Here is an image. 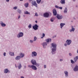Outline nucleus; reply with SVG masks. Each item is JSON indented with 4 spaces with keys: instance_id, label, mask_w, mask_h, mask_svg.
<instances>
[{
    "instance_id": "obj_40",
    "label": "nucleus",
    "mask_w": 78,
    "mask_h": 78,
    "mask_svg": "<svg viewBox=\"0 0 78 78\" xmlns=\"http://www.w3.org/2000/svg\"><path fill=\"white\" fill-rule=\"evenodd\" d=\"M33 41L30 40V43H33Z\"/></svg>"
},
{
    "instance_id": "obj_48",
    "label": "nucleus",
    "mask_w": 78,
    "mask_h": 78,
    "mask_svg": "<svg viewBox=\"0 0 78 78\" xmlns=\"http://www.w3.org/2000/svg\"><path fill=\"white\" fill-rule=\"evenodd\" d=\"M35 22H36V23H37V21H36Z\"/></svg>"
},
{
    "instance_id": "obj_30",
    "label": "nucleus",
    "mask_w": 78,
    "mask_h": 78,
    "mask_svg": "<svg viewBox=\"0 0 78 78\" xmlns=\"http://www.w3.org/2000/svg\"><path fill=\"white\" fill-rule=\"evenodd\" d=\"M21 67L22 65H21V64H20L19 66H18V69H20V68H21Z\"/></svg>"
},
{
    "instance_id": "obj_23",
    "label": "nucleus",
    "mask_w": 78,
    "mask_h": 78,
    "mask_svg": "<svg viewBox=\"0 0 78 78\" xmlns=\"http://www.w3.org/2000/svg\"><path fill=\"white\" fill-rule=\"evenodd\" d=\"M9 54L11 56H14V52H10Z\"/></svg>"
},
{
    "instance_id": "obj_6",
    "label": "nucleus",
    "mask_w": 78,
    "mask_h": 78,
    "mask_svg": "<svg viewBox=\"0 0 78 78\" xmlns=\"http://www.w3.org/2000/svg\"><path fill=\"white\" fill-rule=\"evenodd\" d=\"M31 62L32 64H33V65H36V61L34 59H32L31 60Z\"/></svg>"
},
{
    "instance_id": "obj_1",
    "label": "nucleus",
    "mask_w": 78,
    "mask_h": 78,
    "mask_svg": "<svg viewBox=\"0 0 78 78\" xmlns=\"http://www.w3.org/2000/svg\"><path fill=\"white\" fill-rule=\"evenodd\" d=\"M51 46L53 47V48L52 49V53L53 55L55 53V51L56 50V44L55 43H52Z\"/></svg>"
},
{
    "instance_id": "obj_26",
    "label": "nucleus",
    "mask_w": 78,
    "mask_h": 78,
    "mask_svg": "<svg viewBox=\"0 0 78 78\" xmlns=\"http://www.w3.org/2000/svg\"><path fill=\"white\" fill-rule=\"evenodd\" d=\"M25 6L26 8H27L28 6V3H25L24 5Z\"/></svg>"
},
{
    "instance_id": "obj_12",
    "label": "nucleus",
    "mask_w": 78,
    "mask_h": 78,
    "mask_svg": "<svg viewBox=\"0 0 78 78\" xmlns=\"http://www.w3.org/2000/svg\"><path fill=\"white\" fill-rule=\"evenodd\" d=\"M42 45L44 48H46V46L47 45V43L45 42H44L43 43Z\"/></svg>"
},
{
    "instance_id": "obj_16",
    "label": "nucleus",
    "mask_w": 78,
    "mask_h": 78,
    "mask_svg": "<svg viewBox=\"0 0 78 78\" xmlns=\"http://www.w3.org/2000/svg\"><path fill=\"white\" fill-rule=\"evenodd\" d=\"M78 56H76L75 58H74V60L75 62H76V61H77V60H78Z\"/></svg>"
},
{
    "instance_id": "obj_33",
    "label": "nucleus",
    "mask_w": 78,
    "mask_h": 78,
    "mask_svg": "<svg viewBox=\"0 0 78 78\" xmlns=\"http://www.w3.org/2000/svg\"><path fill=\"white\" fill-rule=\"evenodd\" d=\"M42 36H43V37H41V39H42V38H43V37H45V34H43Z\"/></svg>"
},
{
    "instance_id": "obj_21",
    "label": "nucleus",
    "mask_w": 78,
    "mask_h": 78,
    "mask_svg": "<svg viewBox=\"0 0 78 78\" xmlns=\"http://www.w3.org/2000/svg\"><path fill=\"white\" fill-rule=\"evenodd\" d=\"M65 25V23H61L60 24L61 28H62V27H64V25Z\"/></svg>"
},
{
    "instance_id": "obj_19",
    "label": "nucleus",
    "mask_w": 78,
    "mask_h": 78,
    "mask_svg": "<svg viewBox=\"0 0 78 78\" xmlns=\"http://www.w3.org/2000/svg\"><path fill=\"white\" fill-rule=\"evenodd\" d=\"M47 42H51V39L49 38L46 39V40Z\"/></svg>"
},
{
    "instance_id": "obj_37",
    "label": "nucleus",
    "mask_w": 78,
    "mask_h": 78,
    "mask_svg": "<svg viewBox=\"0 0 78 78\" xmlns=\"http://www.w3.org/2000/svg\"><path fill=\"white\" fill-rule=\"evenodd\" d=\"M35 16H38V14H37V13H36Z\"/></svg>"
},
{
    "instance_id": "obj_4",
    "label": "nucleus",
    "mask_w": 78,
    "mask_h": 78,
    "mask_svg": "<svg viewBox=\"0 0 78 78\" xmlns=\"http://www.w3.org/2000/svg\"><path fill=\"white\" fill-rule=\"evenodd\" d=\"M39 27V26H37V25L35 24L34 26H33V28L34 30H37L38 29V27Z\"/></svg>"
},
{
    "instance_id": "obj_22",
    "label": "nucleus",
    "mask_w": 78,
    "mask_h": 78,
    "mask_svg": "<svg viewBox=\"0 0 78 78\" xmlns=\"http://www.w3.org/2000/svg\"><path fill=\"white\" fill-rule=\"evenodd\" d=\"M25 56V54L23 53H21L20 54V56L21 58H23V56Z\"/></svg>"
},
{
    "instance_id": "obj_17",
    "label": "nucleus",
    "mask_w": 78,
    "mask_h": 78,
    "mask_svg": "<svg viewBox=\"0 0 78 78\" xmlns=\"http://www.w3.org/2000/svg\"><path fill=\"white\" fill-rule=\"evenodd\" d=\"M55 7L56 8H58V9H62V7H60L58 6V5H55Z\"/></svg>"
},
{
    "instance_id": "obj_38",
    "label": "nucleus",
    "mask_w": 78,
    "mask_h": 78,
    "mask_svg": "<svg viewBox=\"0 0 78 78\" xmlns=\"http://www.w3.org/2000/svg\"><path fill=\"white\" fill-rule=\"evenodd\" d=\"M50 20H51V22H53L54 20L53 19H51Z\"/></svg>"
},
{
    "instance_id": "obj_31",
    "label": "nucleus",
    "mask_w": 78,
    "mask_h": 78,
    "mask_svg": "<svg viewBox=\"0 0 78 78\" xmlns=\"http://www.w3.org/2000/svg\"><path fill=\"white\" fill-rule=\"evenodd\" d=\"M36 40H37V37H34V41H36Z\"/></svg>"
},
{
    "instance_id": "obj_11",
    "label": "nucleus",
    "mask_w": 78,
    "mask_h": 78,
    "mask_svg": "<svg viewBox=\"0 0 78 78\" xmlns=\"http://www.w3.org/2000/svg\"><path fill=\"white\" fill-rule=\"evenodd\" d=\"M44 17H48V16H49V13H45L44 14Z\"/></svg>"
},
{
    "instance_id": "obj_2",
    "label": "nucleus",
    "mask_w": 78,
    "mask_h": 78,
    "mask_svg": "<svg viewBox=\"0 0 78 78\" xmlns=\"http://www.w3.org/2000/svg\"><path fill=\"white\" fill-rule=\"evenodd\" d=\"M28 67H30V68H31V69L34 70H37V68L34 65L32 66L29 65Z\"/></svg>"
},
{
    "instance_id": "obj_8",
    "label": "nucleus",
    "mask_w": 78,
    "mask_h": 78,
    "mask_svg": "<svg viewBox=\"0 0 78 78\" xmlns=\"http://www.w3.org/2000/svg\"><path fill=\"white\" fill-rule=\"evenodd\" d=\"M57 18L58 19H62V15H59L57 14Z\"/></svg>"
},
{
    "instance_id": "obj_24",
    "label": "nucleus",
    "mask_w": 78,
    "mask_h": 78,
    "mask_svg": "<svg viewBox=\"0 0 78 78\" xmlns=\"http://www.w3.org/2000/svg\"><path fill=\"white\" fill-rule=\"evenodd\" d=\"M64 73L65 74L66 76H68V72L67 71H66L64 72Z\"/></svg>"
},
{
    "instance_id": "obj_27",
    "label": "nucleus",
    "mask_w": 78,
    "mask_h": 78,
    "mask_svg": "<svg viewBox=\"0 0 78 78\" xmlns=\"http://www.w3.org/2000/svg\"><path fill=\"white\" fill-rule=\"evenodd\" d=\"M24 14H30V12H28L27 11H26L24 12Z\"/></svg>"
},
{
    "instance_id": "obj_34",
    "label": "nucleus",
    "mask_w": 78,
    "mask_h": 78,
    "mask_svg": "<svg viewBox=\"0 0 78 78\" xmlns=\"http://www.w3.org/2000/svg\"><path fill=\"white\" fill-rule=\"evenodd\" d=\"M28 28H31V24H29L28 27Z\"/></svg>"
},
{
    "instance_id": "obj_10",
    "label": "nucleus",
    "mask_w": 78,
    "mask_h": 78,
    "mask_svg": "<svg viewBox=\"0 0 78 78\" xmlns=\"http://www.w3.org/2000/svg\"><path fill=\"white\" fill-rule=\"evenodd\" d=\"M53 12L54 16H56V14H57V12H56V10L55 9H53Z\"/></svg>"
},
{
    "instance_id": "obj_51",
    "label": "nucleus",
    "mask_w": 78,
    "mask_h": 78,
    "mask_svg": "<svg viewBox=\"0 0 78 78\" xmlns=\"http://www.w3.org/2000/svg\"><path fill=\"white\" fill-rule=\"evenodd\" d=\"M31 0H29V1H30V2H31Z\"/></svg>"
},
{
    "instance_id": "obj_47",
    "label": "nucleus",
    "mask_w": 78,
    "mask_h": 78,
    "mask_svg": "<svg viewBox=\"0 0 78 78\" xmlns=\"http://www.w3.org/2000/svg\"><path fill=\"white\" fill-rule=\"evenodd\" d=\"M54 37H56V36H54L53 37V38H54Z\"/></svg>"
},
{
    "instance_id": "obj_15",
    "label": "nucleus",
    "mask_w": 78,
    "mask_h": 78,
    "mask_svg": "<svg viewBox=\"0 0 78 78\" xmlns=\"http://www.w3.org/2000/svg\"><path fill=\"white\" fill-rule=\"evenodd\" d=\"M71 28H72V29H70L69 30V31H70V32L74 31L75 30V28H73V26H72Z\"/></svg>"
},
{
    "instance_id": "obj_39",
    "label": "nucleus",
    "mask_w": 78,
    "mask_h": 78,
    "mask_svg": "<svg viewBox=\"0 0 78 78\" xmlns=\"http://www.w3.org/2000/svg\"><path fill=\"white\" fill-rule=\"evenodd\" d=\"M18 12L19 13H21V11H20V10H18Z\"/></svg>"
},
{
    "instance_id": "obj_52",
    "label": "nucleus",
    "mask_w": 78,
    "mask_h": 78,
    "mask_svg": "<svg viewBox=\"0 0 78 78\" xmlns=\"http://www.w3.org/2000/svg\"><path fill=\"white\" fill-rule=\"evenodd\" d=\"M20 0V1H23V0Z\"/></svg>"
},
{
    "instance_id": "obj_36",
    "label": "nucleus",
    "mask_w": 78,
    "mask_h": 78,
    "mask_svg": "<svg viewBox=\"0 0 78 78\" xmlns=\"http://www.w3.org/2000/svg\"><path fill=\"white\" fill-rule=\"evenodd\" d=\"M14 9H17V7H15L13 8Z\"/></svg>"
},
{
    "instance_id": "obj_32",
    "label": "nucleus",
    "mask_w": 78,
    "mask_h": 78,
    "mask_svg": "<svg viewBox=\"0 0 78 78\" xmlns=\"http://www.w3.org/2000/svg\"><path fill=\"white\" fill-rule=\"evenodd\" d=\"M71 61L72 64H74V63H75V62H74V61H73V60H71Z\"/></svg>"
},
{
    "instance_id": "obj_7",
    "label": "nucleus",
    "mask_w": 78,
    "mask_h": 78,
    "mask_svg": "<svg viewBox=\"0 0 78 78\" xmlns=\"http://www.w3.org/2000/svg\"><path fill=\"white\" fill-rule=\"evenodd\" d=\"M37 56V53L35 51L32 52V57H33V56Z\"/></svg>"
},
{
    "instance_id": "obj_54",
    "label": "nucleus",
    "mask_w": 78,
    "mask_h": 78,
    "mask_svg": "<svg viewBox=\"0 0 78 78\" xmlns=\"http://www.w3.org/2000/svg\"><path fill=\"white\" fill-rule=\"evenodd\" d=\"M77 53H78V50H77Z\"/></svg>"
},
{
    "instance_id": "obj_3",
    "label": "nucleus",
    "mask_w": 78,
    "mask_h": 78,
    "mask_svg": "<svg viewBox=\"0 0 78 78\" xmlns=\"http://www.w3.org/2000/svg\"><path fill=\"white\" fill-rule=\"evenodd\" d=\"M23 36V33L22 32H20L18 34L17 37L19 38L21 37H22Z\"/></svg>"
},
{
    "instance_id": "obj_45",
    "label": "nucleus",
    "mask_w": 78,
    "mask_h": 78,
    "mask_svg": "<svg viewBox=\"0 0 78 78\" xmlns=\"http://www.w3.org/2000/svg\"><path fill=\"white\" fill-rule=\"evenodd\" d=\"M69 56H72V54H71V53H69Z\"/></svg>"
},
{
    "instance_id": "obj_41",
    "label": "nucleus",
    "mask_w": 78,
    "mask_h": 78,
    "mask_svg": "<svg viewBox=\"0 0 78 78\" xmlns=\"http://www.w3.org/2000/svg\"><path fill=\"white\" fill-rule=\"evenodd\" d=\"M4 56H6V53L4 52Z\"/></svg>"
},
{
    "instance_id": "obj_13",
    "label": "nucleus",
    "mask_w": 78,
    "mask_h": 78,
    "mask_svg": "<svg viewBox=\"0 0 78 78\" xmlns=\"http://www.w3.org/2000/svg\"><path fill=\"white\" fill-rule=\"evenodd\" d=\"M4 72L5 73H9L10 71H9V70L8 69H5Z\"/></svg>"
},
{
    "instance_id": "obj_29",
    "label": "nucleus",
    "mask_w": 78,
    "mask_h": 78,
    "mask_svg": "<svg viewBox=\"0 0 78 78\" xmlns=\"http://www.w3.org/2000/svg\"><path fill=\"white\" fill-rule=\"evenodd\" d=\"M38 3H40L41 2V0H36Z\"/></svg>"
},
{
    "instance_id": "obj_18",
    "label": "nucleus",
    "mask_w": 78,
    "mask_h": 78,
    "mask_svg": "<svg viewBox=\"0 0 78 78\" xmlns=\"http://www.w3.org/2000/svg\"><path fill=\"white\" fill-rule=\"evenodd\" d=\"M20 58H21L20 56H18L16 57L15 59L16 60H19V59H20Z\"/></svg>"
},
{
    "instance_id": "obj_25",
    "label": "nucleus",
    "mask_w": 78,
    "mask_h": 78,
    "mask_svg": "<svg viewBox=\"0 0 78 78\" xmlns=\"http://www.w3.org/2000/svg\"><path fill=\"white\" fill-rule=\"evenodd\" d=\"M64 13H67V8H65L64 11Z\"/></svg>"
},
{
    "instance_id": "obj_5",
    "label": "nucleus",
    "mask_w": 78,
    "mask_h": 78,
    "mask_svg": "<svg viewBox=\"0 0 78 78\" xmlns=\"http://www.w3.org/2000/svg\"><path fill=\"white\" fill-rule=\"evenodd\" d=\"M66 43H67V45H69L71 44V42H72V41L70 40H67L66 41Z\"/></svg>"
},
{
    "instance_id": "obj_28",
    "label": "nucleus",
    "mask_w": 78,
    "mask_h": 78,
    "mask_svg": "<svg viewBox=\"0 0 78 78\" xmlns=\"http://www.w3.org/2000/svg\"><path fill=\"white\" fill-rule=\"evenodd\" d=\"M2 27H5L6 26V24L3 23H2L1 24Z\"/></svg>"
},
{
    "instance_id": "obj_50",
    "label": "nucleus",
    "mask_w": 78,
    "mask_h": 78,
    "mask_svg": "<svg viewBox=\"0 0 78 78\" xmlns=\"http://www.w3.org/2000/svg\"><path fill=\"white\" fill-rule=\"evenodd\" d=\"M21 78H24V77H23V76H21Z\"/></svg>"
},
{
    "instance_id": "obj_35",
    "label": "nucleus",
    "mask_w": 78,
    "mask_h": 78,
    "mask_svg": "<svg viewBox=\"0 0 78 78\" xmlns=\"http://www.w3.org/2000/svg\"><path fill=\"white\" fill-rule=\"evenodd\" d=\"M35 66H37V67H39V64H37L36 63V65H35Z\"/></svg>"
},
{
    "instance_id": "obj_53",
    "label": "nucleus",
    "mask_w": 78,
    "mask_h": 78,
    "mask_svg": "<svg viewBox=\"0 0 78 78\" xmlns=\"http://www.w3.org/2000/svg\"><path fill=\"white\" fill-rule=\"evenodd\" d=\"M15 66H16V67H17V66H16V64H15Z\"/></svg>"
},
{
    "instance_id": "obj_42",
    "label": "nucleus",
    "mask_w": 78,
    "mask_h": 78,
    "mask_svg": "<svg viewBox=\"0 0 78 78\" xmlns=\"http://www.w3.org/2000/svg\"><path fill=\"white\" fill-rule=\"evenodd\" d=\"M46 67H47V66H46V65H44V68H46Z\"/></svg>"
},
{
    "instance_id": "obj_43",
    "label": "nucleus",
    "mask_w": 78,
    "mask_h": 78,
    "mask_svg": "<svg viewBox=\"0 0 78 78\" xmlns=\"http://www.w3.org/2000/svg\"><path fill=\"white\" fill-rule=\"evenodd\" d=\"M20 18V16H18V18L19 19Z\"/></svg>"
},
{
    "instance_id": "obj_44",
    "label": "nucleus",
    "mask_w": 78,
    "mask_h": 78,
    "mask_svg": "<svg viewBox=\"0 0 78 78\" xmlns=\"http://www.w3.org/2000/svg\"><path fill=\"white\" fill-rule=\"evenodd\" d=\"M6 1L7 2H9V0H6Z\"/></svg>"
},
{
    "instance_id": "obj_55",
    "label": "nucleus",
    "mask_w": 78,
    "mask_h": 78,
    "mask_svg": "<svg viewBox=\"0 0 78 78\" xmlns=\"http://www.w3.org/2000/svg\"><path fill=\"white\" fill-rule=\"evenodd\" d=\"M73 1H75V0H73Z\"/></svg>"
},
{
    "instance_id": "obj_46",
    "label": "nucleus",
    "mask_w": 78,
    "mask_h": 78,
    "mask_svg": "<svg viewBox=\"0 0 78 78\" xmlns=\"http://www.w3.org/2000/svg\"><path fill=\"white\" fill-rule=\"evenodd\" d=\"M60 61H63V60L62 59H60Z\"/></svg>"
},
{
    "instance_id": "obj_49",
    "label": "nucleus",
    "mask_w": 78,
    "mask_h": 78,
    "mask_svg": "<svg viewBox=\"0 0 78 78\" xmlns=\"http://www.w3.org/2000/svg\"><path fill=\"white\" fill-rule=\"evenodd\" d=\"M65 46H67V44H65Z\"/></svg>"
},
{
    "instance_id": "obj_20",
    "label": "nucleus",
    "mask_w": 78,
    "mask_h": 78,
    "mask_svg": "<svg viewBox=\"0 0 78 78\" xmlns=\"http://www.w3.org/2000/svg\"><path fill=\"white\" fill-rule=\"evenodd\" d=\"M60 3L62 4H65V1L64 0H62L60 1Z\"/></svg>"
},
{
    "instance_id": "obj_9",
    "label": "nucleus",
    "mask_w": 78,
    "mask_h": 78,
    "mask_svg": "<svg viewBox=\"0 0 78 78\" xmlns=\"http://www.w3.org/2000/svg\"><path fill=\"white\" fill-rule=\"evenodd\" d=\"M31 3L33 5L35 6L36 7H37V3H36V2L33 1Z\"/></svg>"
},
{
    "instance_id": "obj_14",
    "label": "nucleus",
    "mask_w": 78,
    "mask_h": 78,
    "mask_svg": "<svg viewBox=\"0 0 78 78\" xmlns=\"http://www.w3.org/2000/svg\"><path fill=\"white\" fill-rule=\"evenodd\" d=\"M74 71L76 72V71H78V66H76L74 69Z\"/></svg>"
},
{
    "instance_id": "obj_56",
    "label": "nucleus",
    "mask_w": 78,
    "mask_h": 78,
    "mask_svg": "<svg viewBox=\"0 0 78 78\" xmlns=\"http://www.w3.org/2000/svg\"><path fill=\"white\" fill-rule=\"evenodd\" d=\"M76 7H77V6H76Z\"/></svg>"
}]
</instances>
